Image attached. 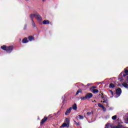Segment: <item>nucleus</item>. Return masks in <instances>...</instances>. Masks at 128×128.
I'll list each match as a JSON object with an SVG mask.
<instances>
[{
	"label": "nucleus",
	"mask_w": 128,
	"mask_h": 128,
	"mask_svg": "<svg viewBox=\"0 0 128 128\" xmlns=\"http://www.w3.org/2000/svg\"><path fill=\"white\" fill-rule=\"evenodd\" d=\"M101 94H102L101 98H102L104 100L103 102L101 101V102H103L104 104H106V106H108V96H104V94H102V93Z\"/></svg>",
	"instance_id": "nucleus-2"
},
{
	"label": "nucleus",
	"mask_w": 128,
	"mask_h": 128,
	"mask_svg": "<svg viewBox=\"0 0 128 128\" xmlns=\"http://www.w3.org/2000/svg\"><path fill=\"white\" fill-rule=\"evenodd\" d=\"M36 14H30V18L32 21L34 20V18H35L36 16Z\"/></svg>",
	"instance_id": "nucleus-12"
},
{
	"label": "nucleus",
	"mask_w": 128,
	"mask_h": 128,
	"mask_svg": "<svg viewBox=\"0 0 128 128\" xmlns=\"http://www.w3.org/2000/svg\"><path fill=\"white\" fill-rule=\"evenodd\" d=\"M127 118H126V121L128 122V114H127Z\"/></svg>",
	"instance_id": "nucleus-34"
},
{
	"label": "nucleus",
	"mask_w": 128,
	"mask_h": 128,
	"mask_svg": "<svg viewBox=\"0 0 128 128\" xmlns=\"http://www.w3.org/2000/svg\"><path fill=\"white\" fill-rule=\"evenodd\" d=\"M98 106H99V108H102L104 106L102 104L100 103H98Z\"/></svg>",
	"instance_id": "nucleus-23"
},
{
	"label": "nucleus",
	"mask_w": 128,
	"mask_h": 128,
	"mask_svg": "<svg viewBox=\"0 0 128 128\" xmlns=\"http://www.w3.org/2000/svg\"><path fill=\"white\" fill-rule=\"evenodd\" d=\"M74 122L76 124V126H80V122H77L76 121L74 120Z\"/></svg>",
	"instance_id": "nucleus-29"
},
{
	"label": "nucleus",
	"mask_w": 128,
	"mask_h": 128,
	"mask_svg": "<svg viewBox=\"0 0 128 128\" xmlns=\"http://www.w3.org/2000/svg\"><path fill=\"white\" fill-rule=\"evenodd\" d=\"M26 2H28V0H25Z\"/></svg>",
	"instance_id": "nucleus-36"
},
{
	"label": "nucleus",
	"mask_w": 128,
	"mask_h": 128,
	"mask_svg": "<svg viewBox=\"0 0 128 128\" xmlns=\"http://www.w3.org/2000/svg\"><path fill=\"white\" fill-rule=\"evenodd\" d=\"M32 26L33 28H36V24L34 23V21L32 20Z\"/></svg>",
	"instance_id": "nucleus-22"
},
{
	"label": "nucleus",
	"mask_w": 128,
	"mask_h": 128,
	"mask_svg": "<svg viewBox=\"0 0 128 128\" xmlns=\"http://www.w3.org/2000/svg\"><path fill=\"white\" fill-rule=\"evenodd\" d=\"M92 92H93V94H98V90L96 89H92Z\"/></svg>",
	"instance_id": "nucleus-21"
},
{
	"label": "nucleus",
	"mask_w": 128,
	"mask_h": 128,
	"mask_svg": "<svg viewBox=\"0 0 128 128\" xmlns=\"http://www.w3.org/2000/svg\"><path fill=\"white\" fill-rule=\"evenodd\" d=\"M80 92H82V91L80 90H78L77 92H76V96H78V94H80Z\"/></svg>",
	"instance_id": "nucleus-27"
},
{
	"label": "nucleus",
	"mask_w": 128,
	"mask_h": 128,
	"mask_svg": "<svg viewBox=\"0 0 128 128\" xmlns=\"http://www.w3.org/2000/svg\"><path fill=\"white\" fill-rule=\"evenodd\" d=\"M117 118H118V116H116V115H115V116H112V118L114 120H116Z\"/></svg>",
	"instance_id": "nucleus-25"
},
{
	"label": "nucleus",
	"mask_w": 128,
	"mask_h": 128,
	"mask_svg": "<svg viewBox=\"0 0 128 128\" xmlns=\"http://www.w3.org/2000/svg\"><path fill=\"white\" fill-rule=\"evenodd\" d=\"M50 116H48V118H50Z\"/></svg>",
	"instance_id": "nucleus-38"
},
{
	"label": "nucleus",
	"mask_w": 128,
	"mask_h": 128,
	"mask_svg": "<svg viewBox=\"0 0 128 128\" xmlns=\"http://www.w3.org/2000/svg\"><path fill=\"white\" fill-rule=\"evenodd\" d=\"M116 94L118 96H120L122 94V88H118L116 90Z\"/></svg>",
	"instance_id": "nucleus-6"
},
{
	"label": "nucleus",
	"mask_w": 128,
	"mask_h": 128,
	"mask_svg": "<svg viewBox=\"0 0 128 128\" xmlns=\"http://www.w3.org/2000/svg\"><path fill=\"white\" fill-rule=\"evenodd\" d=\"M36 18H37L38 20H39L40 22L42 20V16L40 14H36Z\"/></svg>",
	"instance_id": "nucleus-9"
},
{
	"label": "nucleus",
	"mask_w": 128,
	"mask_h": 128,
	"mask_svg": "<svg viewBox=\"0 0 128 128\" xmlns=\"http://www.w3.org/2000/svg\"><path fill=\"white\" fill-rule=\"evenodd\" d=\"M43 24H50V20H44L42 22Z\"/></svg>",
	"instance_id": "nucleus-14"
},
{
	"label": "nucleus",
	"mask_w": 128,
	"mask_h": 128,
	"mask_svg": "<svg viewBox=\"0 0 128 128\" xmlns=\"http://www.w3.org/2000/svg\"><path fill=\"white\" fill-rule=\"evenodd\" d=\"M110 88H116V85L112 83H110L109 85Z\"/></svg>",
	"instance_id": "nucleus-15"
},
{
	"label": "nucleus",
	"mask_w": 128,
	"mask_h": 128,
	"mask_svg": "<svg viewBox=\"0 0 128 128\" xmlns=\"http://www.w3.org/2000/svg\"><path fill=\"white\" fill-rule=\"evenodd\" d=\"M100 94H99V96H100Z\"/></svg>",
	"instance_id": "nucleus-37"
},
{
	"label": "nucleus",
	"mask_w": 128,
	"mask_h": 128,
	"mask_svg": "<svg viewBox=\"0 0 128 128\" xmlns=\"http://www.w3.org/2000/svg\"><path fill=\"white\" fill-rule=\"evenodd\" d=\"M72 108L74 110H78V106L76 105V104H74L72 105Z\"/></svg>",
	"instance_id": "nucleus-11"
},
{
	"label": "nucleus",
	"mask_w": 128,
	"mask_h": 128,
	"mask_svg": "<svg viewBox=\"0 0 128 128\" xmlns=\"http://www.w3.org/2000/svg\"><path fill=\"white\" fill-rule=\"evenodd\" d=\"M76 118H78L80 120H84V116H82V115H78V116H77L76 117Z\"/></svg>",
	"instance_id": "nucleus-19"
},
{
	"label": "nucleus",
	"mask_w": 128,
	"mask_h": 128,
	"mask_svg": "<svg viewBox=\"0 0 128 128\" xmlns=\"http://www.w3.org/2000/svg\"><path fill=\"white\" fill-rule=\"evenodd\" d=\"M94 88H96V86H92V87L90 88V90H94Z\"/></svg>",
	"instance_id": "nucleus-30"
},
{
	"label": "nucleus",
	"mask_w": 128,
	"mask_h": 128,
	"mask_svg": "<svg viewBox=\"0 0 128 128\" xmlns=\"http://www.w3.org/2000/svg\"><path fill=\"white\" fill-rule=\"evenodd\" d=\"M94 102H96V100H94Z\"/></svg>",
	"instance_id": "nucleus-39"
},
{
	"label": "nucleus",
	"mask_w": 128,
	"mask_h": 128,
	"mask_svg": "<svg viewBox=\"0 0 128 128\" xmlns=\"http://www.w3.org/2000/svg\"><path fill=\"white\" fill-rule=\"evenodd\" d=\"M66 124H70V118H66L65 119Z\"/></svg>",
	"instance_id": "nucleus-20"
},
{
	"label": "nucleus",
	"mask_w": 128,
	"mask_h": 128,
	"mask_svg": "<svg viewBox=\"0 0 128 128\" xmlns=\"http://www.w3.org/2000/svg\"><path fill=\"white\" fill-rule=\"evenodd\" d=\"M122 75L124 76V72H122L119 75L118 80L120 82H122L124 80V77H122Z\"/></svg>",
	"instance_id": "nucleus-5"
},
{
	"label": "nucleus",
	"mask_w": 128,
	"mask_h": 128,
	"mask_svg": "<svg viewBox=\"0 0 128 128\" xmlns=\"http://www.w3.org/2000/svg\"><path fill=\"white\" fill-rule=\"evenodd\" d=\"M94 114V112L92 110L91 112H88L86 114L87 116H90V114Z\"/></svg>",
	"instance_id": "nucleus-24"
},
{
	"label": "nucleus",
	"mask_w": 128,
	"mask_h": 128,
	"mask_svg": "<svg viewBox=\"0 0 128 128\" xmlns=\"http://www.w3.org/2000/svg\"><path fill=\"white\" fill-rule=\"evenodd\" d=\"M128 76V70H125L124 72L123 76L124 78V76Z\"/></svg>",
	"instance_id": "nucleus-16"
},
{
	"label": "nucleus",
	"mask_w": 128,
	"mask_h": 128,
	"mask_svg": "<svg viewBox=\"0 0 128 128\" xmlns=\"http://www.w3.org/2000/svg\"><path fill=\"white\" fill-rule=\"evenodd\" d=\"M106 128H110V126H108V124H106Z\"/></svg>",
	"instance_id": "nucleus-33"
},
{
	"label": "nucleus",
	"mask_w": 128,
	"mask_h": 128,
	"mask_svg": "<svg viewBox=\"0 0 128 128\" xmlns=\"http://www.w3.org/2000/svg\"><path fill=\"white\" fill-rule=\"evenodd\" d=\"M102 108L103 110H104V112H106V109L104 108V106Z\"/></svg>",
	"instance_id": "nucleus-32"
},
{
	"label": "nucleus",
	"mask_w": 128,
	"mask_h": 128,
	"mask_svg": "<svg viewBox=\"0 0 128 128\" xmlns=\"http://www.w3.org/2000/svg\"><path fill=\"white\" fill-rule=\"evenodd\" d=\"M72 107L68 109H67L65 112L66 116H68V114H70V112H72Z\"/></svg>",
	"instance_id": "nucleus-7"
},
{
	"label": "nucleus",
	"mask_w": 128,
	"mask_h": 128,
	"mask_svg": "<svg viewBox=\"0 0 128 128\" xmlns=\"http://www.w3.org/2000/svg\"><path fill=\"white\" fill-rule=\"evenodd\" d=\"M92 93H87L85 96L87 100H90V98H92Z\"/></svg>",
	"instance_id": "nucleus-4"
},
{
	"label": "nucleus",
	"mask_w": 128,
	"mask_h": 128,
	"mask_svg": "<svg viewBox=\"0 0 128 128\" xmlns=\"http://www.w3.org/2000/svg\"><path fill=\"white\" fill-rule=\"evenodd\" d=\"M122 86H124V88H128V84H126V82H124L122 84Z\"/></svg>",
	"instance_id": "nucleus-17"
},
{
	"label": "nucleus",
	"mask_w": 128,
	"mask_h": 128,
	"mask_svg": "<svg viewBox=\"0 0 128 128\" xmlns=\"http://www.w3.org/2000/svg\"><path fill=\"white\" fill-rule=\"evenodd\" d=\"M48 120V117H44V118H42L40 122V126H42V124H44Z\"/></svg>",
	"instance_id": "nucleus-8"
},
{
	"label": "nucleus",
	"mask_w": 128,
	"mask_h": 128,
	"mask_svg": "<svg viewBox=\"0 0 128 128\" xmlns=\"http://www.w3.org/2000/svg\"><path fill=\"white\" fill-rule=\"evenodd\" d=\"M109 92H110V94H112V96H114V92H112V90H110Z\"/></svg>",
	"instance_id": "nucleus-31"
},
{
	"label": "nucleus",
	"mask_w": 128,
	"mask_h": 128,
	"mask_svg": "<svg viewBox=\"0 0 128 128\" xmlns=\"http://www.w3.org/2000/svg\"><path fill=\"white\" fill-rule=\"evenodd\" d=\"M61 128H70V124L64 122L60 126Z\"/></svg>",
	"instance_id": "nucleus-10"
},
{
	"label": "nucleus",
	"mask_w": 128,
	"mask_h": 128,
	"mask_svg": "<svg viewBox=\"0 0 128 128\" xmlns=\"http://www.w3.org/2000/svg\"><path fill=\"white\" fill-rule=\"evenodd\" d=\"M112 128H128V127H126L122 124L120 122H118V125L116 126H114Z\"/></svg>",
	"instance_id": "nucleus-3"
},
{
	"label": "nucleus",
	"mask_w": 128,
	"mask_h": 128,
	"mask_svg": "<svg viewBox=\"0 0 128 128\" xmlns=\"http://www.w3.org/2000/svg\"><path fill=\"white\" fill-rule=\"evenodd\" d=\"M80 98L81 100H86V96L80 97Z\"/></svg>",
	"instance_id": "nucleus-26"
},
{
	"label": "nucleus",
	"mask_w": 128,
	"mask_h": 128,
	"mask_svg": "<svg viewBox=\"0 0 128 128\" xmlns=\"http://www.w3.org/2000/svg\"><path fill=\"white\" fill-rule=\"evenodd\" d=\"M24 30H28V26L27 25H25L24 26Z\"/></svg>",
	"instance_id": "nucleus-28"
},
{
	"label": "nucleus",
	"mask_w": 128,
	"mask_h": 128,
	"mask_svg": "<svg viewBox=\"0 0 128 128\" xmlns=\"http://www.w3.org/2000/svg\"><path fill=\"white\" fill-rule=\"evenodd\" d=\"M22 42L23 44H28V38H24L22 40Z\"/></svg>",
	"instance_id": "nucleus-13"
},
{
	"label": "nucleus",
	"mask_w": 128,
	"mask_h": 128,
	"mask_svg": "<svg viewBox=\"0 0 128 128\" xmlns=\"http://www.w3.org/2000/svg\"><path fill=\"white\" fill-rule=\"evenodd\" d=\"M28 40H29L30 42H32V40H34V38L32 36H28Z\"/></svg>",
	"instance_id": "nucleus-18"
},
{
	"label": "nucleus",
	"mask_w": 128,
	"mask_h": 128,
	"mask_svg": "<svg viewBox=\"0 0 128 128\" xmlns=\"http://www.w3.org/2000/svg\"><path fill=\"white\" fill-rule=\"evenodd\" d=\"M1 48L3 50H6L7 52H8V54H10V52H12L14 50V46H6L4 45L3 46H1Z\"/></svg>",
	"instance_id": "nucleus-1"
},
{
	"label": "nucleus",
	"mask_w": 128,
	"mask_h": 128,
	"mask_svg": "<svg viewBox=\"0 0 128 128\" xmlns=\"http://www.w3.org/2000/svg\"><path fill=\"white\" fill-rule=\"evenodd\" d=\"M42 0V2H45L46 1V0Z\"/></svg>",
	"instance_id": "nucleus-35"
}]
</instances>
